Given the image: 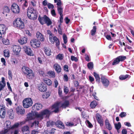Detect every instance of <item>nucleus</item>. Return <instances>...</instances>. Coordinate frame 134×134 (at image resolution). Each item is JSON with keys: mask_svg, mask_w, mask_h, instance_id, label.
I'll use <instances>...</instances> for the list:
<instances>
[{"mask_svg": "<svg viewBox=\"0 0 134 134\" xmlns=\"http://www.w3.org/2000/svg\"><path fill=\"white\" fill-rule=\"evenodd\" d=\"M27 38L26 37H21L18 40L19 43L21 45L27 43Z\"/></svg>", "mask_w": 134, "mask_h": 134, "instance_id": "obj_22", "label": "nucleus"}, {"mask_svg": "<svg viewBox=\"0 0 134 134\" xmlns=\"http://www.w3.org/2000/svg\"><path fill=\"white\" fill-rule=\"evenodd\" d=\"M68 77L66 74H64V75L63 79L64 81H68Z\"/></svg>", "mask_w": 134, "mask_h": 134, "instance_id": "obj_60", "label": "nucleus"}, {"mask_svg": "<svg viewBox=\"0 0 134 134\" xmlns=\"http://www.w3.org/2000/svg\"><path fill=\"white\" fill-rule=\"evenodd\" d=\"M60 103L57 102L54 103L52 106V109H54V110L53 111L55 113H58L59 112V107Z\"/></svg>", "mask_w": 134, "mask_h": 134, "instance_id": "obj_13", "label": "nucleus"}, {"mask_svg": "<svg viewBox=\"0 0 134 134\" xmlns=\"http://www.w3.org/2000/svg\"><path fill=\"white\" fill-rule=\"evenodd\" d=\"M51 13L52 15L53 16H55L56 15L55 10L54 9H53L51 10Z\"/></svg>", "mask_w": 134, "mask_h": 134, "instance_id": "obj_64", "label": "nucleus"}, {"mask_svg": "<svg viewBox=\"0 0 134 134\" xmlns=\"http://www.w3.org/2000/svg\"><path fill=\"white\" fill-rule=\"evenodd\" d=\"M48 8L49 9L52 8L53 9L54 8L53 5L50 3H49L48 4Z\"/></svg>", "mask_w": 134, "mask_h": 134, "instance_id": "obj_63", "label": "nucleus"}, {"mask_svg": "<svg viewBox=\"0 0 134 134\" xmlns=\"http://www.w3.org/2000/svg\"><path fill=\"white\" fill-rule=\"evenodd\" d=\"M86 123L87 124H88V127L90 128H92L93 127L92 124L90 123L88 120H86Z\"/></svg>", "mask_w": 134, "mask_h": 134, "instance_id": "obj_53", "label": "nucleus"}, {"mask_svg": "<svg viewBox=\"0 0 134 134\" xmlns=\"http://www.w3.org/2000/svg\"><path fill=\"white\" fill-rule=\"evenodd\" d=\"M28 17L31 20H35L37 18V14L36 12L30 14H27Z\"/></svg>", "mask_w": 134, "mask_h": 134, "instance_id": "obj_23", "label": "nucleus"}, {"mask_svg": "<svg viewBox=\"0 0 134 134\" xmlns=\"http://www.w3.org/2000/svg\"><path fill=\"white\" fill-rule=\"evenodd\" d=\"M10 12V9L9 7L7 6H5L3 8V13L7 16L8 14Z\"/></svg>", "mask_w": 134, "mask_h": 134, "instance_id": "obj_27", "label": "nucleus"}, {"mask_svg": "<svg viewBox=\"0 0 134 134\" xmlns=\"http://www.w3.org/2000/svg\"><path fill=\"white\" fill-rule=\"evenodd\" d=\"M97 28L96 26H93L92 29L91 30V32L92 36H94L96 32Z\"/></svg>", "mask_w": 134, "mask_h": 134, "instance_id": "obj_39", "label": "nucleus"}, {"mask_svg": "<svg viewBox=\"0 0 134 134\" xmlns=\"http://www.w3.org/2000/svg\"><path fill=\"white\" fill-rule=\"evenodd\" d=\"M50 95V94L49 92H46L42 95V98L44 99L47 98Z\"/></svg>", "mask_w": 134, "mask_h": 134, "instance_id": "obj_43", "label": "nucleus"}, {"mask_svg": "<svg viewBox=\"0 0 134 134\" xmlns=\"http://www.w3.org/2000/svg\"><path fill=\"white\" fill-rule=\"evenodd\" d=\"M64 20L65 21L66 23L67 24H68L70 21V19H69L67 17L64 19Z\"/></svg>", "mask_w": 134, "mask_h": 134, "instance_id": "obj_62", "label": "nucleus"}, {"mask_svg": "<svg viewBox=\"0 0 134 134\" xmlns=\"http://www.w3.org/2000/svg\"><path fill=\"white\" fill-rule=\"evenodd\" d=\"M6 29V27L4 24H0V32L2 34L5 33Z\"/></svg>", "mask_w": 134, "mask_h": 134, "instance_id": "obj_29", "label": "nucleus"}, {"mask_svg": "<svg viewBox=\"0 0 134 134\" xmlns=\"http://www.w3.org/2000/svg\"><path fill=\"white\" fill-rule=\"evenodd\" d=\"M46 21L45 22V24H46L48 26H49L51 25L52 22V21L50 19L49 17L46 18H45Z\"/></svg>", "mask_w": 134, "mask_h": 134, "instance_id": "obj_33", "label": "nucleus"}, {"mask_svg": "<svg viewBox=\"0 0 134 134\" xmlns=\"http://www.w3.org/2000/svg\"><path fill=\"white\" fill-rule=\"evenodd\" d=\"M36 36L37 40L39 41H40L41 42H43L44 40V37L41 33L39 31H37L36 33Z\"/></svg>", "mask_w": 134, "mask_h": 134, "instance_id": "obj_17", "label": "nucleus"}, {"mask_svg": "<svg viewBox=\"0 0 134 134\" xmlns=\"http://www.w3.org/2000/svg\"><path fill=\"white\" fill-rule=\"evenodd\" d=\"M50 113V111L47 109L43 110L40 114H38L37 111H32L31 113H30L27 114V119L28 120H32L36 117L42 119L43 115H46V116H49Z\"/></svg>", "mask_w": 134, "mask_h": 134, "instance_id": "obj_1", "label": "nucleus"}, {"mask_svg": "<svg viewBox=\"0 0 134 134\" xmlns=\"http://www.w3.org/2000/svg\"><path fill=\"white\" fill-rule=\"evenodd\" d=\"M87 66L89 69L91 70L93 68V64L91 62L87 64Z\"/></svg>", "mask_w": 134, "mask_h": 134, "instance_id": "obj_45", "label": "nucleus"}, {"mask_svg": "<svg viewBox=\"0 0 134 134\" xmlns=\"http://www.w3.org/2000/svg\"><path fill=\"white\" fill-rule=\"evenodd\" d=\"M54 2L55 3H57V5L58 7H60L62 4L61 1H54Z\"/></svg>", "mask_w": 134, "mask_h": 134, "instance_id": "obj_54", "label": "nucleus"}, {"mask_svg": "<svg viewBox=\"0 0 134 134\" xmlns=\"http://www.w3.org/2000/svg\"><path fill=\"white\" fill-rule=\"evenodd\" d=\"M5 100L7 102V103L8 104L10 105H12V103L10 98H6Z\"/></svg>", "mask_w": 134, "mask_h": 134, "instance_id": "obj_52", "label": "nucleus"}, {"mask_svg": "<svg viewBox=\"0 0 134 134\" xmlns=\"http://www.w3.org/2000/svg\"><path fill=\"white\" fill-rule=\"evenodd\" d=\"M105 124L106 128L109 131H110L112 129V126L107 119L105 120Z\"/></svg>", "mask_w": 134, "mask_h": 134, "instance_id": "obj_19", "label": "nucleus"}, {"mask_svg": "<svg viewBox=\"0 0 134 134\" xmlns=\"http://www.w3.org/2000/svg\"><path fill=\"white\" fill-rule=\"evenodd\" d=\"M21 70L25 75L28 72L32 71V69L25 66H22L21 68Z\"/></svg>", "mask_w": 134, "mask_h": 134, "instance_id": "obj_16", "label": "nucleus"}, {"mask_svg": "<svg viewBox=\"0 0 134 134\" xmlns=\"http://www.w3.org/2000/svg\"><path fill=\"white\" fill-rule=\"evenodd\" d=\"M64 58L63 55V54H59L56 57V59L60 60H62Z\"/></svg>", "mask_w": 134, "mask_h": 134, "instance_id": "obj_42", "label": "nucleus"}, {"mask_svg": "<svg viewBox=\"0 0 134 134\" xmlns=\"http://www.w3.org/2000/svg\"><path fill=\"white\" fill-rule=\"evenodd\" d=\"M47 34L49 35V40H50L51 38H53V36H55L54 35L52 34L51 32L49 30H47Z\"/></svg>", "mask_w": 134, "mask_h": 134, "instance_id": "obj_44", "label": "nucleus"}, {"mask_svg": "<svg viewBox=\"0 0 134 134\" xmlns=\"http://www.w3.org/2000/svg\"><path fill=\"white\" fill-rule=\"evenodd\" d=\"M44 51L45 54L47 56H49L51 55L52 52L50 48L47 47H44Z\"/></svg>", "mask_w": 134, "mask_h": 134, "instance_id": "obj_25", "label": "nucleus"}, {"mask_svg": "<svg viewBox=\"0 0 134 134\" xmlns=\"http://www.w3.org/2000/svg\"><path fill=\"white\" fill-rule=\"evenodd\" d=\"M25 75L27 78L29 79H32L34 77L35 74L33 71H32L28 72Z\"/></svg>", "mask_w": 134, "mask_h": 134, "instance_id": "obj_28", "label": "nucleus"}, {"mask_svg": "<svg viewBox=\"0 0 134 134\" xmlns=\"http://www.w3.org/2000/svg\"><path fill=\"white\" fill-rule=\"evenodd\" d=\"M11 10L14 13H18L20 11V9L18 5L14 3L12 5Z\"/></svg>", "mask_w": 134, "mask_h": 134, "instance_id": "obj_10", "label": "nucleus"}, {"mask_svg": "<svg viewBox=\"0 0 134 134\" xmlns=\"http://www.w3.org/2000/svg\"><path fill=\"white\" fill-rule=\"evenodd\" d=\"M100 76L101 81L102 84L105 87H107L109 84V81L102 74H101Z\"/></svg>", "mask_w": 134, "mask_h": 134, "instance_id": "obj_7", "label": "nucleus"}, {"mask_svg": "<svg viewBox=\"0 0 134 134\" xmlns=\"http://www.w3.org/2000/svg\"><path fill=\"white\" fill-rule=\"evenodd\" d=\"M55 125L59 128L64 129L65 127L63 123L61 121L58 120L55 122Z\"/></svg>", "mask_w": 134, "mask_h": 134, "instance_id": "obj_21", "label": "nucleus"}, {"mask_svg": "<svg viewBox=\"0 0 134 134\" xmlns=\"http://www.w3.org/2000/svg\"><path fill=\"white\" fill-rule=\"evenodd\" d=\"M43 81L48 85L51 86L52 85V82L50 79L47 78H45L43 79Z\"/></svg>", "mask_w": 134, "mask_h": 134, "instance_id": "obj_32", "label": "nucleus"}, {"mask_svg": "<svg viewBox=\"0 0 134 134\" xmlns=\"http://www.w3.org/2000/svg\"><path fill=\"white\" fill-rule=\"evenodd\" d=\"M25 53L28 55L33 56L34 55L32 51L29 47L25 46L23 48Z\"/></svg>", "mask_w": 134, "mask_h": 134, "instance_id": "obj_8", "label": "nucleus"}, {"mask_svg": "<svg viewBox=\"0 0 134 134\" xmlns=\"http://www.w3.org/2000/svg\"><path fill=\"white\" fill-rule=\"evenodd\" d=\"M53 68L58 73H59L61 72L62 69L61 66L58 64H54L53 65Z\"/></svg>", "mask_w": 134, "mask_h": 134, "instance_id": "obj_20", "label": "nucleus"}, {"mask_svg": "<svg viewBox=\"0 0 134 134\" xmlns=\"http://www.w3.org/2000/svg\"><path fill=\"white\" fill-rule=\"evenodd\" d=\"M12 48L14 53L16 55L19 54L21 49V47L17 45H13L12 46Z\"/></svg>", "mask_w": 134, "mask_h": 134, "instance_id": "obj_11", "label": "nucleus"}, {"mask_svg": "<svg viewBox=\"0 0 134 134\" xmlns=\"http://www.w3.org/2000/svg\"><path fill=\"white\" fill-rule=\"evenodd\" d=\"M41 43L40 42L35 38L32 39L30 42L31 46L35 48H37L40 47Z\"/></svg>", "mask_w": 134, "mask_h": 134, "instance_id": "obj_4", "label": "nucleus"}, {"mask_svg": "<svg viewBox=\"0 0 134 134\" xmlns=\"http://www.w3.org/2000/svg\"><path fill=\"white\" fill-rule=\"evenodd\" d=\"M126 115V113L122 112L119 115V116L121 118H123L125 117Z\"/></svg>", "mask_w": 134, "mask_h": 134, "instance_id": "obj_55", "label": "nucleus"}, {"mask_svg": "<svg viewBox=\"0 0 134 134\" xmlns=\"http://www.w3.org/2000/svg\"><path fill=\"white\" fill-rule=\"evenodd\" d=\"M57 11L58 13L60 15H63V8L61 7H58Z\"/></svg>", "mask_w": 134, "mask_h": 134, "instance_id": "obj_40", "label": "nucleus"}, {"mask_svg": "<svg viewBox=\"0 0 134 134\" xmlns=\"http://www.w3.org/2000/svg\"><path fill=\"white\" fill-rule=\"evenodd\" d=\"M19 125V124L18 123L14 124L12 127L11 129H13L15 128L18 127Z\"/></svg>", "mask_w": 134, "mask_h": 134, "instance_id": "obj_57", "label": "nucleus"}, {"mask_svg": "<svg viewBox=\"0 0 134 134\" xmlns=\"http://www.w3.org/2000/svg\"><path fill=\"white\" fill-rule=\"evenodd\" d=\"M42 107V105L40 103H35L33 106L32 108V109L36 111V110H38L41 109Z\"/></svg>", "mask_w": 134, "mask_h": 134, "instance_id": "obj_15", "label": "nucleus"}, {"mask_svg": "<svg viewBox=\"0 0 134 134\" xmlns=\"http://www.w3.org/2000/svg\"><path fill=\"white\" fill-rule=\"evenodd\" d=\"M36 11L34 10V9L31 7H29L28 8L27 12V15L36 12Z\"/></svg>", "mask_w": 134, "mask_h": 134, "instance_id": "obj_38", "label": "nucleus"}, {"mask_svg": "<svg viewBox=\"0 0 134 134\" xmlns=\"http://www.w3.org/2000/svg\"><path fill=\"white\" fill-rule=\"evenodd\" d=\"M64 43L66 44L67 42V37L65 34H64L63 36Z\"/></svg>", "mask_w": 134, "mask_h": 134, "instance_id": "obj_48", "label": "nucleus"}, {"mask_svg": "<svg viewBox=\"0 0 134 134\" xmlns=\"http://www.w3.org/2000/svg\"><path fill=\"white\" fill-rule=\"evenodd\" d=\"M6 115L5 108L3 106H0V117L3 118H5Z\"/></svg>", "mask_w": 134, "mask_h": 134, "instance_id": "obj_14", "label": "nucleus"}, {"mask_svg": "<svg viewBox=\"0 0 134 134\" xmlns=\"http://www.w3.org/2000/svg\"><path fill=\"white\" fill-rule=\"evenodd\" d=\"M129 76V75L127 74H126L125 75H121L119 76V78L121 80H124L128 78Z\"/></svg>", "mask_w": 134, "mask_h": 134, "instance_id": "obj_41", "label": "nucleus"}, {"mask_svg": "<svg viewBox=\"0 0 134 134\" xmlns=\"http://www.w3.org/2000/svg\"><path fill=\"white\" fill-rule=\"evenodd\" d=\"M126 59V57L125 56L120 55L118 56L114 59L112 65H114L118 64L120 62L124 61Z\"/></svg>", "mask_w": 134, "mask_h": 134, "instance_id": "obj_5", "label": "nucleus"}, {"mask_svg": "<svg viewBox=\"0 0 134 134\" xmlns=\"http://www.w3.org/2000/svg\"><path fill=\"white\" fill-rule=\"evenodd\" d=\"M115 127L117 130H118L121 127L120 123L118 122L117 124H116L115 125Z\"/></svg>", "mask_w": 134, "mask_h": 134, "instance_id": "obj_46", "label": "nucleus"}, {"mask_svg": "<svg viewBox=\"0 0 134 134\" xmlns=\"http://www.w3.org/2000/svg\"><path fill=\"white\" fill-rule=\"evenodd\" d=\"M97 105L98 103L96 101L93 100L91 103L90 106L91 108L94 109Z\"/></svg>", "mask_w": 134, "mask_h": 134, "instance_id": "obj_31", "label": "nucleus"}, {"mask_svg": "<svg viewBox=\"0 0 134 134\" xmlns=\"http://www.w3.org/2000/svg\"><path fill=\"white\" fill-rule=\"evenodd\" d=\"M61 24H60L58 26V31L59 34L62 35L63 34V32L62 29L61 28Z\"/></svg>", "mask_w": 134, "mask_h": 134, "instance_id": "obj_47", "label": "nucleus"}, {"mask_svg": "<svg viewBox=\"0 0 134 134\" xmlns=\"http://www.w3.org/2000/svg\"><path fill=\"white\" fill-rule=\"evenodd\" d=\"M13 25L14 27L20 29H23L24 27V23L20 18L15 19L13 22Z\"/></svg>", "mask_w": 134, "mask_h": 134, "instance_id": "obj_2", "label": "nucleus"}, {"mask_svg": "<svg viewBox=\"0 0 134 134\" xmlns=\"http://www.w3.org/2000/svg\"><path fill=\"white\" fill-rule=\"evenodd\" d=\"M7 85L8 87L9 90V91L11 92H12V89L11 88V87L10 86V84L9 83V82H7Z\"/></svg>", "mask_w": 134, "mask_h": 134, "instance_id": "obj_61", "label": "nucleus"}, {"mask_svg": "<svg viewBox=\"0 0 134 134\" xmlns=\"http://www.w3.org/2000/svg\"><path fill=\"white\" fill-rule=\"evenodd\" d=\"M8 75L9 79L10 80H12V75L11 71L10 70H9L8 71Z\"/></svg>", "mask_w": 134, "mask_h": 134, "instance_id": "obj_51", "label": "nucleus"}, {"mask_svg": "<svg viewBox=\"0 0 134 134\" xmlns=\"http://www.w3.org/2000/svg\"><path fill=\"white\" fill-rule=\"evenodd\" d=\"M64 70L65 71L67 72L69 71L68 66L67 65H65L64 66Z\"/></svg>", "mask_w": 134, "mask_h": 134, "instance_id": "obj_59", "label": "nucleus"}, {"mask_svg": "<svg viewBox=\"0 0 134 134\" xmlns=\"http://www.w3.org/2000/svg\"><path fill=\"white\" fill-rule=\"evenodd\" d=\"M71 59L72 61H74L75 62H77L78 60L77 57L73 55L71 56Z\"/></svg>", "mask_w": 134, "mask_h": 134, "instance_id": "obj_50", "label": "nucleus"}, {"mask_svg": "<svg viewBox=\"0 0 134 134\" xmlns=\"http://www.w3.org/2000/svg\"><path fill=\"white\" fill-rule=\"evenodd\" d=\"M47 74L51 77L54 78L55 77V72L54 71H49L48 72Z\"/></svg>", "mask_w": 134, "mask_h": 134, "instance_id": "obj_35", "label": "nucleus"}, {"mask_svg": "<svg viewBox=\"0 0 134 134\" xmlns=\"http://www.w3.org/2000/svg\"><path fill=\"white\" fill-rule=\"evenodd\" d=\"M55 124V122L49 121L47 122V127H52Z\"/></svg>", "mask_w": 134, "mask_h": 134, "instance_id": "obj_36", "label": "nucleus"}, {"mask_svg": "<svg viewBox=\"0 0 134 134\" xmlns=\"http://www.w3.org/2000/svg\"><path fill=\"white\" fill-rule=\"evenodd\" d=\"M69 102L68 100H66L62 104L61 107L62 108H66L69 105Z\"/></svg>", "mask_w": 134, "mask_h": 134, "instance_id": "obj_34", "label": "nucleus"}, {"mask_svg": "<svg viewBox=\"0 0 134 134\" xmlns=\"http://www.w3.org/2000/svg\"><path fill=\"white\" fill-rule=\"evenodd\" d=\"M16 113L19 115H23L25 113V109L22 106H17L15 109Z\"/></svg>", "mask_w": 134, "mask_h": 134, "instance_id": "obj_6", "label": "nucleus"}, {"mask_svg": "<svg viewBox=\"0 0 134 134\" xmlns=\"http://www.w3.org/2000/svg\"><path fill=\"white\" fill-rule=\"evenodd\" d=\"M22 131L23 134H29V127L27 126H24L22 128Z\"/></svg>", "mask_w": 134, "mask_h": 134, "instance_id": "obj_26", "label": "nucleus"}, {"mask_svg": "<svg viewBox=\"0 0 134 134\" xmlns=\"http://www.w3.org/2000/svg\"><path fill=\"white\" fill-rule=\"evenodd\" d=\"M69 91V90L68 87L66 86H64V91L65 93L66 94H67Z\"/></svg>", "mask_w": 134, "mask_h": 134, "instance_id": "obj_56", "label": "nucleus"}, {"mask_svg": "<svg viewBox=\"0 0 134 134\" xmlns=\"http://www.w3.org/2000/svg\"><path fill=\"white\" fill-rule=\"evenodd\" d=\"M4 56L5 57H9L10 56V52L8 49H5L3 51Z\"/></svg>", "mask_w": 134, "mask_h": 134, "instance_id": "obj_37", "label": "nucleus"}, {"mask_svg": "<svg viewBox=\"0 0 134 134\" xmlns=\"http://www.w3.org/2000/svg\"><path fill=\"white\" fill-rule=\"evenodd\" d=\"M96 118L97 120L101 127L104 125L103 119L102 118V116L98 113L96 114Z\"/></svg>", "mask_w": 134, "mask_h": 134, "instance_id": "obj_12", "label": "nucleus"}, {"mask_svg": "<svg viewBox=\"0 0 134 134\" xmlns=\"http://www.w3.org/2000/svg\"><path fill=\"white\" fill-rule=\"evenodd\" d=\"M33 102L31 98H26L23 101V106L24 108H27L32 106Z\"/></svg>", "mask_w": 134, "mask_h": 134, "instance_id": "obj_3", "label": "nucleus"}, {"mask_svg": "<svg viewBox=\"0 0 134 134\" xmlns=\"http://www.w3.org/2000/svg\"><path fill=\"white\" fill-rule=\"evenodd\" d=\"M38 89L40 91L42 92H46L47 90L46 85L43 83L39 85Z\"/></svg>", "mask_w": 134, "mask_h": 134, "instance_id": "obj_18", "label": "nucleus"}, {"mask_svg": "<svg viewBox=\"0 0 134 134\" xmlns=\"http://www.w3.org/2000/svg\"><path fill=\"white\" fill-rule=\"evenodd\" d=\"M48 16L46 15H44L43 17H41L40 15L38 17V19L39 22L42 25H43L45 24L46 20L45 18H47Z\"/></svg>", "mask_w": 134, "mask_h": 134, "instance_id": "obj_24", "label": "nucleus"}, {"mask_svg": "<svg viewBox=\"0 0 134 134\" xmlns=\"http://www.w3.org/2000/svg\"><path fill=\"white\" fill-rule=\"evenodd\" d=\"M93 75L96 79V82L98 84L100 83V79L99 75L95 72H94Z\"/></svg>", "mask_w": 134, "mask_h": 134, "instance_id": "obj_30", "label": "nucleus"}, {"mask_svg": "<svg viewBox=\"0 0 134 134\" xmlns=\"http://www.w3.org/2000/svg\"><path fill=\"white\" fill-rule=\"evenodd\" d=\"M6 85L5 83H1L0 82V91L2 90L4 88Z\"/></svg>", "mask_w": 134, "mask_h": 134, "instance_id": "obj_49", "label": "nucleus"}, {"mask_svg": "<svg viewBox=\"0 0 134 134\" xmlns=\"http://www.w3.org/2000/svg\"><path fill=\"white\" fill-rule=\"evenodd\" d=\"M49 41L52 44H54V42H55L56 46L57 47L58 49L59 48L60 42L59 39L56 36H53V37L52 38H51Z\"/></svg>", "mask_w": 134, "mask_h": 134, "instance_id": "obj_9", "label": "nucleus"}, {"mask_svg": "<svg viewBox=\"0 0 134 134\" xmlns=\"http://www.w3.org/2000/svg\"><path fill=\"white\" fill-rule=\"evenodd\" d=\"M66 125L68 126H72L74 125V124L70 122H67L66 123Z\"/></svg>", "mask_w": 134, "mask_h": 134, "instance_id": "obj_58", "label": "nucleus"}]
</instances>
